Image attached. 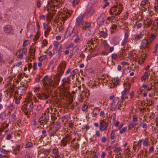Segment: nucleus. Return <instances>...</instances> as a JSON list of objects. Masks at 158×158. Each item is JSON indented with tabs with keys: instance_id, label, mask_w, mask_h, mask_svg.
<instances>
[{
	"instance_id": "0eeeda50",
	"label": "nucleus",
	"mask_w": 158,
	"mask_h": 158,
	"mask_svg": "<svg viewBox=\"0 0 158 158\" xmlns=\"http://www.w3.org/2000/svg\"><path fill=\"white\" fill-rule=\"evenodd\" d=\"M70 136L69 134H67L61 140V145H63V146H65L67 144L68 141L70 140Z\"/></svg>"
},
{
	"instance_id": "2eb2a0df",
	"label": "nucleus",
	"mask_w": 158,
	"mask_h": 158,
	"mask_svg": "<svg viewBox=\"0 0 158 158\" xmlns=\"http://www.w3.org/2000/svg\"><path fill=\"white\" fill-rule=\"evenodd\" d=\"M128 92L126 89L124 90L122 92L121 99L122 101H123L125 98L127 97V95Z\"/></svg>"
},
{
	"instance_id": "774afa93",
	"label": "nucleus",
	"mask_w": 158,
	"mask_h": 158,
	"mask_svg": "<svg viewBox=\"0 0 158 158\" xmlns=\"http://www.w3.org/2000/svg\"><path fill=\"white\" fill-rule=\"evenodd\" d=\"M37 122L36 121V119H34L33 120V125L34 126H37Z\"/></svg>"
},
{
	"instance_id": "cd10ccee",
	"label": "nucleus",
	"mask_w": 158,
	"mask_h": 158,
	"mask_svg": "<svg viewBox=\"0 0 158 158\" xmlns=\"http://www.w3.org/2000/svg\"><path fill=\"white\" fill-rule=\"evenodd\" d=\"M82 28L83 29H85L86 28L89 27V24L86 22H85L83 24L82 23Z\"/></svg>"
},
{
	"instance_id": "4468645a",
	"label": "nucleus",
	"mask_w": 158,
	"mask_h": 158,
	"mask_svg": "<svg viewBox=\"0 0 158 158\" xmlns=\"http://www.w3.org/2000/svg\"><path fill=\"white\" fill-rule=\"evenodd\" d=\"M16 117L15 114L10 115L9 117V120L12 122H14L16 119Z\"/></svg>"
},
{
	"instance_id": "412c9836",
	"label": "nucleus",
	"mask_w": 158,
	"mask_h": 158,
	"mask_svg": "<svg viewBox=\"0 0 158 158\" xmlns=\"http://www.w3.org/2000/svg\"><path fill=\"white\" fill-rule=\"evenodd\" d=\"M78 72V69H74L71 73L69 77H70V78L71 77H73V76H75L76 74Z\"/></svg>"
},
{
	"instance_id": "bb28decb",
	"label": "nucleus",
	"mask_w": 158,
	"mask_h": 158,
	"mask_svg": "<svg viewBox=\"0 0 158 158\" xmlns=\"http://www.w3.org/2000/svg\"><path fill=\"white\" fill-rule=\"evenodd\" d=\"M148 77V73L147 72H145L144 73V74L142 76L141 78V80L143 81V80H145Z\"/></svg>"
},
{
	"instance_id": "7c9ffc66",
	"label": "nucleus",
	"mask_w": 158,
	"mask_h": 158,
	"mask_svg": "<svg viewBox=\"0 0 158 158\" xmlns=\"http://www.w3.org/2000/svg\"><path fill=\"white\" fill-rule=\"evenodd\" d=\"M115 130H113L110 134V139H114L115 132Z\"/></svg>"
},
{
	"instance_id": "58836bf2",
	"label": "nucleus",
	"mask_w": 158,
	"mask_h": 158,
	"mask_svg": "<svg viewBox=\"0 0 158 158\" xmlns=\"http://www.w3.org/2000/svg\"><path fill=\"white\" fill-rule=\"evenodd\" d=\"M32 144L31 143L28 142L26 144L25 148H30L32 147Z\"/></svg>"
},
{
	"instance_id": "473e14b6",
	"label": "nucleus",
	"mask_w": 158,
	"mask_h": 158,
	"mask_svg": "<svg viewBox=\"0 0 158 158\" xmlns=\"http://www.w3.org/2000/svg\"><path fill=\"white\" fill-rule=\"evenodd\" d=\"M48 81L49 83V85L50 87H52L53 85L52 83L53 82V80H52V76L49 78H48Z\"/></svg>"
},
{
	"instance_id": "b1692460",
	"label": "nucleus",
	"mask_w": 158,
	"mask_h": 158,
	"mask_svg": "<svg viewBox=\"0 0 158 158\" xmlns=\"http://www.w3.org/2000/svg\"><path fill=\"white\" fill-rule=\"evenodd\" d=\"M118 98L117 97L116 98H115L113 100L112 104L113 106H117L118 104Z\"/></svg>"
},
{
	"instance_id": "f03ea898",
	"label": "nucleus",
	"mask_w": 158,
	"mask_h": 158,
	"mask_svg": "<svg viewBox=\"0 0 158 158\" xmlns=\"http://www.w3.org/2000/svg\"><path fill=\"white\" fill-rule=\"evenodd\" d=\"M25 108L28 112H31L32 110L33 103L31 100L29 98L27 99L24 104Z\"/></svg>"
},
{
	"instance_id": "6e6d98bb",
	"label": "nucleus",
	"mask_w": 158,
	"mask_h": 158,
	"mask_svg": "<svg viewBox=\"0 0 158 158\" xmlns=\"http://www.w3.org/2000/svg\"><path fill=\"white\" fill-rule=\"evenodd\" d=\"M111 118H112L113 121H114L116 119V114L114 113L112 114L111 116Z\"/></svg>"
},
{
	"instance_id": "a18cd8bd",
	"label": "nucleus",
	"mask_w": 158,
	"mask_h": 158,
	"mask_svg": "<svg viewBox=\"0 0 158 158\" xmlns=\"http://www.w3.org/2000/svg\"><path fill=\"white\" fill-rule=\"evenodd\" d=\"M152 22V20L151 19H148L147 21V26L148 27H150Z\"/></svg>"
},
{
	"instance_id": "4d7b16f0",
	"label": "nucleus",
	"mask_w": 158,
	"mask_h": 158,
	"mask_svg": "<svg viewBox=\"0 0 158 158\" xmlns=\"http://www.w3.org/2000/svg\"><path fill=\"white\" fill-rule=\"evenodd\" d=\"M56 158H64V154H61L59 155H57L56 156H55Z\"/></svg>"
},
{
	"instance_id": "f8f14e48",
	"label": "nucleus",
	"mask_w": 158,
	"mask_h": 158,
	"mask_svg": "<svg viewBox=\"0 0 158 158\" xmlns=\"http://www.w3.org/2000/svg\"><path fill=\"white\" fill-rule=\"evenodd\" d=\"M66 65V63L64 62L61 63L59 65L58 67V70L59 72L62 71H63L64 72V69L65 68Z\"/></svg>"
},
{
	"instance_id": "49530a36",
	"label": "nucleus",
	"mask_w": 158,
	"mask_h": 158,
	"mask_svg": "<svg viewBox=\"0 0 158 158\" xmlns=\"http://www.w3.org/2000/svg\"><path fill=\"white\" fill-rule=\"evenodd\" d=\"M43 85L45 87L46 89H48L50 87L49 85L48 84V83H45V82L44 83Z\"/></svg>"
},
{
	"instance_id": "3c124183",
	"label": "nucleus",
	"mask_w": 158,
	"mask_h": 158,
	"mask_svg": "<svg viewBox=\"0 0 158 158\" xmlns=\"http://www.w3.org/2000/svg\"><path fill=\"white\" fill-rule=\"evenodd\" d=\"M111 57L112 59L116 60L118 58V56L116 54H113L112 55Z\"/></svg>"
},
{
	"instance_id": "c756f323",
	"label": "nucleus",
	"mask_w": 158,
	"mask_h": 158,
	"mask_svg": "<svg viewBox=\"0 0 158 158\" xmlns=\"http://www.w3.org/2000/svg\"><path fill=\"white\" fill-rule=\"evenodd\" d=\"M73 36H76V38L74 40L75 43L77 42L79 39V35L77 34V33L74 32Z\"/></svg>"
},
{
	"instance_id": "39448f33",
	"label": "nucleus",
	"mask_w": 158,
	"mask_h": 158,
	"mask_svg": "<svg viewBox=\"0 0 158 158\" xmlns=\"http://www.w3.org/2000/svg\"><path fill=\"white\" fill-rule=\"evenodd\" d=\"M149 43L147 40L143 39L142 40L140 46V49L145 50V52H148L149 48Z\"/></svg>"
},
{
	"instance_id": "aec40b11",
	"label": "nucleus",
	"mask_w": 158,
	"mask_h": 158,
	"mask_svg": "<svg viewBox=\"0 0 158 158\" xmlns=\"http://www.w3.org/2000/svg\"><path fill=\"white\" fill-rule=\"evenodd\" d=\"M54 46L56 48H55V49L56 50H57V51H60L61 47V45L58 44L57 42L54 43Z\"/></svg>"
},
{
	"instance_id": "0e129e2a",
	"label": "nucleus",
	"mask_w": 158,
	"mask_h": 158,
	"mask_svg": "<svg viewBox=\"0 0 158 158\" xmlns=\"http://www.w3.org/2000/svg\"><path fill=\"white\" fill-rule=\"evenodd\" d=\"M56 133V131H52L50 133V136H53Z\"/></svg>"
},
{
	"instance_id": "8fccbe9b",
	"label": "nucleus",
	"mask_w": 158,
	"mask_h": 158,
	"mask_svg": "<svg viewBox=\"0 0 158 158\" xmlns=\"http://www.w3.org/2000/svg\"><path fill=\"white\" fill-rule=\"evenodd\" d=\"M56 128L59 129L60 127V123L58 122H56Z\"/></svg>"
},
{
	"instance_id": "ddd939ff",
	"label": "nucleus",
	"mask_w": 158,
	"mask_h": 158,
	"mask_svg": "<svg viewBox=\"0 0 158 158\" xmlns=\"http://www.w3.org/2000/svg\"><path fill=\"white\" fill-rule=\"evenodd\" d=\"M72 146L75 149H77L79 147V144L78 143L76 142V139L74 138L71 141Z\"/></svg>"
},
{
	"instance_id": "c03bdc74",
	"label": "nucleus",
	"mask_w": 158,
	"mask_h": 158,
	"mask_svg": "<svg viewBox=\"0 0 158 158\" xmlns=\"http://www.w3.org/2000/svg\"><path fill=\"white\" fill-rule=\"evenodd\" d=\"M88 108L87 106L85 104L82 106L81 109L83 111H84L86 110Z\"/></svg>"
},
{
	"instance_id": "864d4df0",
	"label": "nucleus",
	"mask_w": 158,
	"mask_h": 158,
	"mask_svg": "<svg viewBox=\"0 0 158 158\" xmlns=\"http://www.w3.org/2000/svg\"><path fill=\"white\" fill-rule=\"evenodd\" d=\"M22 53L24 54H26L27 53V48H23L22 49Z\"/></svg>"
},
{
	"instance_id": "09e8293b",
	"label": "nucleus",
	"mask_w": 158,
	"mask_h": 158,
	"mask_svg": "<svg viewBox=\"0 0 158 158\" xmlns=\"http://www.w3.org/2000/svg\"><path fill=\"white\" fill-rule=\"evenodd\" d=\"M20 146L19 145H18L13 150V151L15 152L19 151L20 149Z\"/></svg>"
},
{
	"instance_id": "c9c22d12",
	"label": "nucleus",
	"mask_w": 158,
	"mask_h": 158,
	"mask_svg": "<svg viewBox=\"0 0 158 158\" xmlns=\"http://www.w3.org/2000/svg\"><path fill=\"white\" fill-rule=\"evenodd\" d=\"M0 151L1 152L6 154H8L10 152L9 151L6 150L2 148H1Z\"/></svg>"
},
{
	"instance_id": "69168bd1",
	"label": "nucleus",
	"mask_w": 158,
	"mask_h": 158,
	"mask_svg": "<svg viewBox=\"0 0 158 158\" xmlns=\"http://www.w3.org/2000/svg\"><path fill=\"white\" fill-rule=\"evenodd\" d=\"M153 53H155V55L156 56L158 55V48H157L156 47Z\"/></svg>"
},
{
	"instance_id": "13d9d810",
	"label": "nucleus",
	"mask_w": 158,
	"mask_h": 158,
	"mask_svg": "<svg viewBox=\"0 0 158 158\" xmlns=\"http://www.w3.org/2000/svg\"><path fill=\"white\" fill-rule=\"evenodd\" d=\"M127 41L128 40L124 39L121 43V45L122 46L125 45L127 43Z\"/></svg>"
},
{
	"instance_id": "dca6fc26",
	"label": "nucleus",
	"mask_w": 158,
	"mask_h": 158,
	"mask_svg": "<svg viewBox=\"0 0 158 158\" xmlns=\"http://www.w3.org/2000/svg\"><path fill=\"white\" fill-rule=\"evenodd\" d=\"M144 35L142 34L139 33L138 34H135L134 35L135 40L138 41L139 40L142 38L143 36Z\"/></svg>"
},
{
	"instance_id": "5701e85b",
	"label": "nucleus",
	"mask_w": 158,
	"mask_h": 158,
	"mask_svg": "<svg viewBox=\"0 0 158 158\" xmlns=\"http://www.w3.org/2000/svg\"><path fill=\"white\" fill-rule=\"evenodd\" d=\"M52 154L56 156L59 154L58 149L57 148H53L52 151Z\"/></svg>"
},
{
	"instance_id": "393cba45",
	"label": "nucleus",
	"mask_w": 158,
	"mask_h": 158,
	"mask_svg": "<svg viewBox=\"0 0 158 158\" xmlns=\"http://www.w3.org/2000/svg\"><path fill=\"white\" fill-rule=\"evenodd\" d=\"M149 3L148 0H143L141 2L140 5L143 7L146 5H148Z\"/></svg>"
},
{
	"instance_id": "9d476101",
	"label": "nucleus",
	"mask_w": 158,
	"mask_h": 158,
	"mask_svg": "<svg viewBox=\"0 0 158 158\" xmlns=\"http://www.w3.org/2000/svg\"><path fill=\"white\" fill-rule=\"evenodd\" d=\"M61 82H62V85L63 86H67L70 83V77H68L67 78H63Z\"/></svg>"
},
{
	"instance_id": "1a4fd4ad",
	"label": "nucleus",
	"mask_w": 158,
	"mask_h": 158,
	"mask_svg": "<svg viewBox=\"0 0 158 158\" xmlns=\"http://www.w3.org/2000/svg\"><path fill=\"white\" fill-rule=\"evenodd\" d=\"M105 19V16L104 14H102L99 16L97 20V23L98 25L102 24Z\"/></svg>"
},
{
	"instance_id": "20e7f679",
	"label": "nucleus",
	"mask_w": 158,
	"mask_h": 158,
	"mask_svg": "<svg viewBox=\"0 0 158 158\" xmlns=\"http://www.w3.org/2000/svg\"><path fill=\"white\" fill-rule=\"evenodd\" d=\"M49 116L48 115H46L45 114L44 115H43L38 120V123H40V125L44 126V124H47L48 122Z\"/></svg>"
},
{
	"instance_id": "a878e982",
	"label": "nucleus",
	"mask_w": 158,
	"mask_h": 158,
	"mask_svg": "<svg viewBox=\"0 0 158 158\" xmlns=\"http://www.w3.org/2000/svg\"><path fill=\"white\" fill-rule=\"evenodd\" d=\"M50 152V151L49 150L47 149H44L41 150L40 152V153H42L44 154V155H45L49 153Z\"/></svg>"
},
{
	"instance_id": "4c0bfd02",
	"label": "nucleus",
	"mask_w": 158,
	"mask_h": 158,
	"mask_svg": "<svg viewBox=\"0 0 158 158\" xmlns=\"http://www.w3.org/2000/svg\"><path fill=\"white\" fill-rule=\"evenodd\" d=\"M127 130V127H124L120 130L119 132L120 133L122 134L126 131Z\"/></svg>"
},
{
	"instance_id": "f3484780",
	"label": "nucleus",
	"mask_w": 158,
	"mask_h": 158,
	"mask_svg": "<svg viewBox=\"0 0 158 158\" xmlns=\"http://www.w3.org/2000/svg\"><path fill=\"white\" fill-rule=\"evenodd\" d=\"M99 34L103 38H106L107 35V33L106 32V29H105V31H100Z\"/></svg>"
},
{
	"instance_id": "e2e57ef3",
	"label": "nucleus",
	"mask_w": 158,
	"mask_h": 158,
	"mask_svg": "<svg viewBox=\"0 0 158 158\" xmlns=\"http://www.w3.org/2000/svg\"><path fill=\"white\" fill-rule=\"evenodd\" d=\"M42 108V106L41 105H39L37 106V108H36V110L39 111Z\"/></svg>"
},
{
	"instance_id": "680f3d73",
	"label": "nucleus",
	"mask_w": 158,
	"mask_h": 158,
	"mask_svg": "<svg viewBox=\"0 0 158 158\" xmlns=\"http://www.w3.org/2000/svg\"><path fill=\"white\" fill-rule=\"evenodd\" d=\"M41 2L39 0L37 2V6L38 8H40V7Z\"/></svg>"
},
{
	"instance_id": "a19ab883",
	"label": "nucleus",
	"mask_w": 158,
	"mask_h": 158,
	"mask_svg": "<svg viewBox=\"0 0 158 158\" xmlns=\"http://www.w3.org/2000/svg\"><path fill=\"white\" fill-rule=\"evenodd\" d=\"M8 109L10 110H13L15 109L13 104H10L8 106Z\"/></svg>"
},
{
	"instance_id": "7ed1b4c3",
	"label": "nucleus",
	"mask_w": 158,
	"mask_h": 158,
	"mask_svg": "<svg viewBox=\"0 0 158 158\" xmlns=\"http://www.w3.org/2000/svg\"><path fill=\"white\" fill-rule=\"evenodd\" d=\"M89 13V8L87 6V7L86 11L85 12V13L80 15H79L76 19V22L75 24L77 26H79L80 24L82 22V20L83 18L86 15L88 14Z\"/></svg>"
},
{
	"instance_id": "a211bd4d",
	"label": "nucleus",
	"mask_w": 158,
	"mask_h": 158,
	"mask_svg": "<svg viewBox=\"0 0 158 158\" xmlns=\"http://www.w3.org/2000/svg\"><path fill=\"white\" fill-rule=\"evenodd\" d=\"M30 49V51L29 52L30 53H31V56H34L35 54V48L33 47H31Z\"/></svg>"
},
{
	"instance_id": "ea45409f",
	"label": "nucleus",
	"mask_w": 158,
	"mask_h": 158,
	"mask_svg": "<svg viewBox=\"0 0 158 158\" xmlns=\"http://www.w3.org/2000/svg\"><path fill=\"white\" fill-rule=\"evenodd\" d=\"M94 9L92 8H89V16L93 15L94 13Z\"/></svg>"
},
{
	"instance_id": "6e6552de",
	"label": "nucleus",
	"mask_w": 158,
	"mask_h": 158,
	"mask_svg": "<svg viewBox=\"0 0 158 158\" xmlns=\"http://www.w3.org/2000/svg\"><path fill=\"white\" fill-rule=\"evenodd\" d=\"M107 126L108 125L106 122L104 120H102L100 123V130L102 131H106L107 128Z\"/></svg>"
},
{
	"instance_id": "9b49d317",
	"label": "nucleus",
	"mask_w": 158,
	"mask_h": 158,
	"mask_svg": "<svg viewBox=\"0 0 158 158\" xmlns=\"http://www.w3.org/2000/svg\"><path fill=\"white\" fill-rule=\"evenodd\" d=\"M37 97L39 99L45 100L48 98L49 96L44 93H41L37 94Z\"/></svg>"
},
{
	"instance_id": "79ce46f5",
	"label": "nucleus",
	"mask_w": 158,
	"mask_h": 158,
	"mask_svg": "<svg viewBox=\"0 0 158 158\" xmlns=\"http://www.w3.org/2000/svg\"><path fill=\"white\" fill-rule=\"evenodd\" d=\"M153 25L155 27L158 26V19H157L154 21Z\"/></svg>"
},
{
	"instance_id": "052dcab7",
	"label": "nucleus",
	"mask_w": 158,
	"mask_h": 158,
	"mask_svg": "<svg viewBox=\"0 0 158 158\" xmlns=\"http://www.w3.org/2000/svg\"><path fill=\"white\" fill-rule=\"evenodd\" d=\"M48 44L47 41L46 39H44L43 41V45L44 46H46Z\"/></svg>"
},
{
	"instance_id": "6ab92c4d",
	"label": "nucleus",
	"mask_w": 158,
	"mask_h": 158,
	"mask_svg": "<svg viewBox=\"0 0 158 158\" xmlns=\"http://www.w3.org/2000/svg\"><path fill=\"white\" fill-rule=\"evenodd\" d=\"M59 72V74L57 73L56 75V77L57 78V80L59 82L60 80V78L61 77L62 75L64 73V72L63 71L60 72Z\"/></svg>"
},
{
	"instance_id": "603ef678",
	"label": "nucleus",
	"mask_w": 158,
	"mask_h": 158,
	"mask_svg": "<svg viewBox=\"0 0 158 158\" xmlns=\"http://www.w3.org/2000/svg\"><path fill=\"white\" fill-rule=\"evenodd\" d=\"M51 29L50 28H48L45 31V35H47L49 34V32L50 31Z\"/></svg>"
},
{
	"instance_id": "c85d7f7f",
	"label": "nucleus",
	"mask_w": 158,
	"mask_h": 158,
	"mask_svg": "<svg viewBox=\"0 0 158 158\" xmlns=\"http://www.w3.org/2000/svg\"><path fill=\"white\" fill-rule=\"evenodd\" d=\"M140 125L143 128H146L147 126V124L144 123L143 121L141 122L140 123Z\"/></svg>"
},
{
	"instance_id": "423d86ee",
	"label": "nucleus",
	"mask_w": 158,
	"mask_h": 158,
	"mask_svg": "<svg viewBox=\"0 0 158 158\" xmlns=\"http://www.w3.org/2000/svg\"><path fill=\"white\" fill-rule=\"evenodd\" d=\"M3 30L6 33L13 34L14 31V28L10 25H6L4 27Z\"/></svg>"
},
{
	"instance_id": "e433bc0d",
	"label": "nucleus",
	"mask_w": 158,
	"mask_h": 158,
	"mask_svg": "<svg viewBox=\"0 0 158 158\" xmlns=\"http://www.w3.org/2000/svg\"><path fill=\"white\" fill-rule=\"evenodd\" d=\"M143 139H141V140H139L138 141V142L137 144V147H138V149L140 148L141 147V143H142V141H143Z\"/></svg>"
},
{
	"instance_id": "5fc2aeb1",
	"label": "nucleus",
	"mask_w": 158,
	"mask_h": 158,
	"mask_svg": "<svg viewBox=\"0 0 158 158\" xmlns=\"http://www.w3.org/2000/svg\"><path fill=\"white\" fill-rule=\"evenodd\" d=\"M68 18V17L67 15H64V16L61 17V20L63 21H65Z\"/></svg>"
},
{
	"instance_id": "de8ad7c7",
	"label": "nucleus",
	"mask_w": 158,
	"mask_h": 158,
	"mask_svg": "<svg viewBox=\"0 0 158 158\" xmlns=\"http://www.w3.org/2000/svg\"><path fill=\"white\" fill-rule=\"evenodd\" d=\"M106 139H107L106 137L105 136H104L102 138L101 141L103 143H105L106 142Z\"/></svg>"
},
{
	"instance_id": "4be33fe9",
	"label": "nucleus",
	"mask_w": 158,
	"mask_h": 158,
	"mask_svg": "<svg viewBox=\"0 0 158 158\" xmlns=\"http://www.w3.org/2000/svg\"><path fill=\"white\" fill-rule=\"evenodd\" d=\"M26 89L27 88L24 85H23L19 87L18 89V90L21 93H24L26 91Z\"/></svg>"
},
{
	"instance_id": "37998d69",
	"label": "nucleus",
	"mask_w": 158,
	"mask_h": 158,
	"mask_svg": "<svg viewBox=\"0 0 158 158\" xmlns=\"http://www.w3.org/2000/svg\"><path fill=\"white\" fill-rule=\"evenodd\" d=\"M48 75H46L43 79L42 80V81L43 83L46 82V81L48 80Z\"/></svg>"
},
{
	"instance_id": "f257e3e1",
	"label": "nucleus",
	"mask_w": 158,
	"mask_h": 158,
	"mask_svg": "<svg viewBox=\"0 0 158 158\" xmlns=\"http://www.w3.org/2000/svg\"><path fill=\"white\" fill-rule=\"evenodd\" d=\"M122 11L121 6L117 5H115L110 10V13L111 15H119Z\"/></svg>"
},
{
	"instance_id": "f704fd0d",
	"label": "nucleus",
	"mask_w": 158,
	"mask_h": 158,
	"mask_svg": "<svg viewBox=\"0 0 158 158\" xmlns=\"http://www.w3.org/2000/svg\"><path fill=\"white\" fill-rule=\"evenodd\" d=\"M79 0H73L72 2V5L73 6H75L79 2Z\"/></svg>"
},
{
	"instance_id": "72a5a7b5",
	"label": "nucleus",
	"mask_w": 158,
	"mask_h": 158,
	"mask_svg": "<svg viewBox=\"0 0 158 158\" xmlns=\"http://www.w3.org/2000/svg\"><path fill=\"white\" fill-rule=\"evenodd\" d=\"M156 37V36L155 35H154V34H152L151 35L149 39V40L151 42H152L155 39Z\"/></svg>"
},
{
	"instance_id": "338daca9",
	"label": "nucleus",
	"mask_w": 158,
	"mask_h": 158,
	"mask_svg": "<svg viewBox=\"0 0 158 158\" xmlns=\"http://www.w3.org/2000/svg\"><path fill=\"white\" fill-rule=\"evenodd\" d=\"M136 123H131L130 125V128H132V127H134L136 125Z\"/></svg>"
},
{
	"instance_id": "bf43d9fd",
	"label": "nucleus",
	"mask_w": 158,
	"mask_h": 158,
	"mask_svg": "<svg viewBox=\"0 0 158 158\" xmlns=\"http://www.w3.org/2000/svg\"><path fill=\"white\" fill-rule=\"evenodd\" d=\"M28 40H25L23 43V47L26 46L28 44Z\"/></svg>"
},
{
	"instance_id": "2f4dec72",
	"label": "nucleus",
	"mask_w": 158,
	"mask_h": 158,
	"mask_svg": "<svg viewBox=\"0 0 158 158\" xmlns=\"http://www.w3.org/2000/svg\"><path fill=\"white\" fill-rule=\"evenodd\" d=\"M47 57L46 55H44L40 56L39 58V60L40 61H42L45 60Z\"/></svg>"
}]
</instances>
